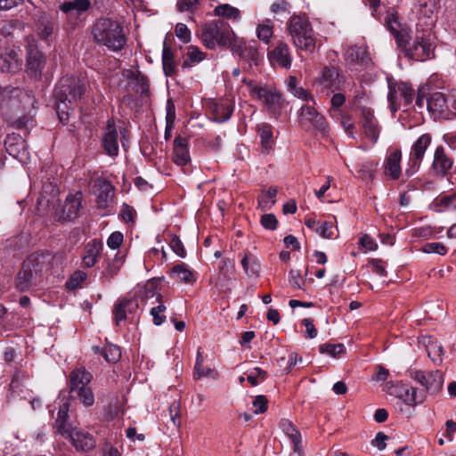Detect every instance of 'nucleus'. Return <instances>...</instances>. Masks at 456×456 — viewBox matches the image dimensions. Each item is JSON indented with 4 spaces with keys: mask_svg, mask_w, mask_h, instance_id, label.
<instances>
[{
    "mask_svg": "<svg viewBox=\"0 0 456 456\" xmlns=\"http://www.w3.org/2000/svg\"><path fill=\"white\" fill-rule=\"evenodd\" d=\"M252 404L255 407L254 413L261 414L267 411L268 399L265 395H256L253 400Z\"/></svg>",
    "mask_w": 456,
    "mask_h": 456,
    "instance_id": "61",
    "label": "nucleus"
},
{
    "mask_svg": "<svg viewBox=\"0 0 456 456\" xmlns=\"http://www.w3.org/2000/svg\"><path fill=\"white\" fill-rule=\"evenodd\" d=\"M266 376V371L260 368H255L248 376L247 379L252 386H256L258 384V379L265 380Z\"/></svg>",
    "mask_w": 456,
    "mask_h": 456,
    "instance_id": "64",
    "label": "nucleus"
},
{
    "mask_svg": "<svg viewBox=\"0 0 456 456\" xmlns=\"http://www.w3.org/2000/svg\"><path fill=\"white\" fill-rule=\"evenodd\" d=\"M69 404L62 403L58 411L57 419L55 421V428L59 433L64 435L69 429L73 427L68 422Z\"/></svg>",
    "mask_w": 456,
    "mask_h": 456,
    "instance_id": "41",
    "label": "nucleus"
},
{
    "mask_svg": "<svg viewBox=\"0 0 456 456\" xmlns=\"http://www.w3.org/2000/svg\"><path fill=\"white\" fill-rule=\"evenodd\" d=\"M321 354H327L332 357L340 355L345 351L343 344H322L319 346Z\"/></svg>",
    "mask_w": 456,
    "mask_h": 456,
    "instance_id": "52",
    "label": "nucleus"
},
{
    "mask_svg": "<svg viewBox=\"0 0 456 456\" xmlns=\"http://www.w3.org/2000/svg\"><path fill=\"white\" fill-rule=\"evenodd\" d=\"M96 207L98 209H107L110 207L114 198V187L105 179L96 181Z\"/></svg>",
    "mask_w": 456,
    "mask_h": 456,
    "instance_id": "17",
    "label": "nucleus"
},
{
    "mask_svg": "<svg viewBox=\"0 0 456 456\" xmlns=\"http://www.w3.org/2000/svg\"><path fill=\"white\" fill-rule=\"evenodd\" d=\"M169 418L175 428L181 426V405L177 401H174L168 407Z\"/></svg>",
    "mask_w": 456,
    "mask_h": 456,
    "instance_id": "53",
    "label": "nucleus"
},
{
    "mask_svg": "<svg viewBox=\"0 0 456 456\" xmlns=\"http://www.w3.org/2000/svg\"><path fill=\"white\" fill-rule=\"evenodd\" d=\"M409 376L419 383L431 394H436L443 388L444 377L441 371H423L420 370H410Z\"/></svg>",
    "mask_w": 456,
    "mask_h": 456,
    "instance_id": "9",
    "label": "nucleus"
},
{
    "mask_svg": "<svg viewBox=\"0 0 456 456\" xmlns=\"http://www.w3.org/2000/svg\"><path fill=\"white\" fill-rule=\"evenodd\" d=\"M257 37L265 44H269L273 35V28L271 25L260 24L256 28Z\"/></svg>",
    "mask_w": 456,
    "mask_h": 456,
    "instance_id": "56",
    "label": "nucleus"
},
{
    "mask_svg": "<svg viewBox=\"0 0 456 456\" xmlns=\"http://www.w3.org/2000/svg\"><path fill=\"white\" fill-rule=\"evenodd\" d=\"M123 263L124 256H119L118 253H117L112 260L108 261V265L103 272V275L109 278L114 277L121 268Z\"/></svg>",
    "mask_w": 456,
    "mask_h": 456,
    "instance_id": "49",
    "label": "nucleus"
},
{
    "mask_svg": "<svg viewBox=\"0 0 456 456\" xmlns=\"http://www.w3.org/2000/svg\"><path fill=\"white\" fill-rule=\"evenodd\" d=\"M214 12L216 15L225 17L230 20H237L240 17V12L238 8L228 4L217 5Z\"/></svg>",
    "mask_w": 456,
    "mask_h": 456,
    "instance_id": "46",
    "label": "nucleus"
},
{
    "mask_svg": "<svg viewBox=\"0 0 456 456\" xmlns=\"http://www.w3.org/2000/svg\"><path fill=\"white\" fill-rule=\"evenodd\" d=\"M102 247V242L97 240H93L86 245V254L83 256V265L85 267L90 268L97 263Z\"/></svg>",
    "mask_w": 456,
    "mask_h": 456,
    "instance_id": "33",
    "label": "nucleus"
},
{
    "mask_svg": "<svg viewBox=\"0 0 456 456\" xmlns=\"http://www.w3.org/2000/svg\"><path fill=\"white\" fill-rule=\"evenodd\" d=\"M204 358L202 355L201 348L200 347L197 351L196 362L194 366V378L200 379L203 377H209L213 379H217L219 374L217 370L211 368H206L203 366Z\"/></svg>",
    "mask_w": 456,
    "mask_h": 456,
    "instance_id": "35",
    "label": "nucleus"
},
{
    "mask_svg": "<svg viewBox=\"0 0 456 456\" xmlns=\"http://www.w3.org/2000/svg\"><path fill=\"white\" fill-rule=\"evenodd\" d=\"M21 61L17 53L11 50L5 53H0V69L5 72H16L20 69Z\"/></svg>",
    "mask_w": 456,
    "mask_h": 456,
    "instance_id": "32",
    "label": "nucleus"
},
{
    "mask_svg": "<svg viewBox=\"0 0 456 456\" xmlns=\"http://www.w3.org/2000/svg\"><path fill=\"white\" fill-rule=\"evenodd\" d=\"M250 94L263 102L268 109H275L280 105L281 95L279 92L265 86H253Z\"/></svg>",
    "mask_w": 456,
    "mask_h": 456,
    "instance_id": "23",
    "label": "nucleus"
},
{
    "mask_svg": "<svg viewBox=\"0 0 456 456\" xmlns=\"http://www.w3.org/2000/svg\"><path fill=\"white\" fill-rule=\"evenodd\" d=\"M277 189L275 187H270L265 193L259 198V206L263 209L270 208L276 202Z\"/></svg>",
    "mask_w": 456,
    "mask_h": 456,
    "instance_id": "51",
    "label": "nucleus"
},
{
    "mask_svg": "<svg viewBox=\"0 0 456 456\" xmlns=\"http://www.w3.org/2000/svg\"><path fill=\"white\" fill-rule=\"evenodd\" d=\"M436 206L440 210L456 208V194L445 195L436 200Z\"/></svg>",
    "mask_w": 456,
    "mask_h": 456,
    "instance_id": "55",
    "label": "nucleus"
},
{
    "mask_svg": "<svg viewBox=\"0 0 456 456\" xmlns=\"http://www.w3.org/2000/svg\"><path fill=\"white\" fill-rule=\"evenodd\" d=\"M205 57L206 54L203 52H201L197 46L190 45L187 48V52L183 56L182 69H190L205 59Z\"/></svg>",
    "mask_w": 456,
    "mask_h": 456,
    "instance_id": "37",
    "label": "nucleus"
},
{
    "mask_svg": "<svg viewBox=\"0 0 456 456\" xmlns=\"http://www.w3.org/2000/svg\"><path fill=\"white\" fill-rule=\"evenodd\" d=\"M53 260V256L48 251H37L23 261L16 277V288L20 291H27L43 281V275L47 272Z\"/></svg>",
    "mask_w": 456,
    "mask_h": 456,
    "instance_id": "2",
    "label": "nucleus"
},
{
    "mask_svg": "<svg viewBox=\"0 0 456 456\" xmlns=\"http://www.w3.org/2000/svg\"><path fill=\"white\" fill-rule=\"evenodd\" d=\"M95 353H101L108 362H117L121 358V350L119 346L113 344H107L102 349L99 346H94Z\"/></svg>",
    "mask_w": 456,
    "mask_h": 456,
    "instance_id": "42",
    "label": "nucleus"
},
{
    "mask_svg": "<svg viewBox=\"0 0 456 456\" xmlns=\"http://www.w3.org/2000/svg\"><path fill=\"white\" fill-rule=\"evenodd\" d=\"M387 29L394 36L397 45L409 59L423 61L431 57L434 47L431 43L430 30L417 31L411 42V29L403 26L395 14H388L386 18Z\"/></svg>",
    "mask_w": 456,
    "mask_h": 456,
    "instance_id": "1",
    "label": "nucleus"
},
{
    "mask_svg": "<svg viewBox=\"0 0 456 456\" xmlns=\"http://www.w3.org/2000/svg\"><path fill=\"white\" fill-rule=\"evenodd\" d=\"M138 308V302L134 298H120L117 301L113 308V315L116 324L125 320L128 314L134 313Z\"/></svg>",
    "mask_w": 456,
    "mask_h": 456,
    "instance_id": "24",
    "label": "nucleus"
},
{
    "mask_svg": "<svg viewBox=\"0 0 456 456\" xmlns=\"http://www.w3.org/2000/svg\"><path fill=\"white\" fill-rule=\"evenodd\" d=\"M435 4L431 0H419L414 5V12L419 20L429 19L432 20Z\"/></svg>",
    "mask_w": 456,
    "mask_h": 456,
    "instance_id": "43",
    "label": "nucleus"
},
{
    "mask_svg": "<svg viewBox=\"0 0 456 456\" xmlns=\"http://www.w3.org/2000/svg\"><path fill=\"white\" fill-rule=\"evenodd\" d=\"M322 89L329 93L343 90L345 80L338 68L335 66L324 67L318 80Z\"/></svg>",
    "mask_w": 456,
    "mask_h": 456,
    "instance_id": "10",
    "label": "nucleus"
},
{
    "mask_svg": "<svg viewBox=\"0 0 456 456\" xmlns=\"http://www.w3.org/2000/svg\"><path fill=\"white\" fill-rule=\"evenodd\" d=\"M94 41L112 52L121 51L126 45V36L120 22L111 18H100L92 28Z\"/></svg>",
    "mask_w": 456,
    "mask_h": 456,
    "instance_id": "3",
    "label": "nucleus"
},
{
    "mask_svg": "<svg viewBox=\"0 0 456 456\" xmlns=\"http://www.w3.org/2000/svg\"><path fill=\"white\" fill-rule=\"evenodd\" d=\"M284 430H285L286 434L289 436V437L290 438L293 444H297V443L302 442L300 432L291 423H288L286 425Z\"/></svg>",
    "mask_w": 456,
    "mask_h": 456,
    "instance_id": "63",
    "label": "nucleus"
},
{
    "mask_svg": "<svg viewBox=\"0 0 456 456\" xmlns=\"http://www.w3.org/2000/svg\"><path fill=\"white\" fill-rule=\"evenodd\" d=\"M427 107L435 115L443 116L448 110V99L441 92L433 93L427 100Z\"/></svg>",
    "mask_w": 456,
    "mask_h": 456,
    "instance_id": "27",
    "label": "nucleus"
},
{
    "mask_svg": "<svg viewBox=\"0 0 456 456\" xmlns=\"http://www.w3.org/2000/svg\"><path fill=\"white\" fill-rule=\"evenodd\" d=\"M162 68L167 77H175L178 73L177 63L175 61V53L173 49L167 45L166 40L163 43Z\"/></svg>",
    "mask_w": 456,
    "mask_h": 456,
    "instance_id": "29",
    "label": "nucleus"
},
{
    "mask_svg": "<svg viewBox=\"0 0 456 456\" xmlns=\"http://www.w3.org/2000/svg\"><path fill=\"white\" fill-rule=\"evenodd\" d=\"M10 395H8V401L20 397L24 400L31 398V390L27 388L23 383L19 379L18 374H15L10 383Z\"/></svg>",
    "mask_w": 456,
    "mask_h": 456,
    "instance_id": "34",
    "label": "nucleus"
},
{
    "mask_svg": "<svg viewBox=\"0 0 456 456\" xmlns=\"http://www.w3.org/2000/svg\"><path fill=\"white\" fill-rule=\"evenodd\" d=\"M46 58L38 49L29 46L27 58V73L29 77L39 78L45 65Z\"/></svg>",
    "mask_w": 456,
    "mask_h": 456,
    "instance_id": "19",
    "label": "nucleus"
},
{
    "mask_svg": "<svg viewBox=\"0 0 456 456\" xmlns=\"http://www.w3.org/2000/svg\"><path fill=\"white\" fill-rule=\"evenodd\" d=\"M233 37L234 32L224 20H213L201 27V40L208 49H214L216 45L228 47Z\"/></svg>",
    "mask_w": 456,
    "mask_h": 456,
    "instance_id": "6",
    "label": "nucleus"
},
{
    "mask_svg": "<svg viewBox=\"0 0 456 456\" xmlns=\"http://www.w3.org/2000/svg\"><path fill=\"white\" fill-rule=\"evenodd\" d=\"M72 397L77 398L79 402L86 407H91L94 403V395L91 388L88 387L85 389H80L77 392L70 394Z\"/></svg>",
    "mask_w": 456,
    "mask_h": 456,
    "instance_id": "47",
    "label": "nucleus"
},
{
    "mask_svg": "<svg viewBox=\"0 0 456 456\" xmlns=\"http://www.w3.org/2000/svg\"><path fill=\"white\" fill-rule=\"evenodd\" d=\"M86 273L77 270L70 275L69 279L66 281L65 287L69 290L76 289L81 287L82 283L86 280Z\"/></svg>",
    "mask_w": 456,
    "mask_h": 456,
    "instance_id": "50",
    "label": "nucleus"
},
{
    "mask_svg": "<svg viewBox=\"0 0 456 456\" xmlns=\"http://www.w3.org/2000/svg\"><path fill=\"white\" fill-rule=\"evenodd\" d=\"M54 22L45 13H41L37 21V30L42 39H47L53 32Z\"/></svg>",
    "mask_w": 456,
    "mask_h": 456,
    "instance_id": "39",
    "label": "nucleus"
},
{
    "mask_svg": "<svg viewBox=\"0 0 456 456\" xmlns=\"http://www.w3.org/2000/svg\"><path fill=\"white\" fill-rule=\"evenodd\" d=\"M240 58L249 62V66L259 64V54L256 48L253 45L244 47L243 53Z\"/></svg>",
    "mask_w": 456,
    "mask_h": 456,
    "instance_id": "54",
    "label": "nucleus"
},
{
    "mask_svg": "<svg viewBox=\"0 0 456 456\" xmlns=\"http://www.w3.org/2000/svg\"><path fill=\"white\" fill-rule=\"evenodd\" d=\"M85 92L84 85L73 77H62L55 88L56 110L61 123L68 120L69 111L81 99Z\"/></svg>",
    "mask_w": 456,
    "mask_h": 456,
    "instance_id": "5",
    "label": "nucleus"
},
{
    "mask_svg": "<svg viewBox=\"0 0 456 456\" xmlns=\"http://www.w3.org/2000/svg\"><path fill=\"white\" fill-rule=\"evenodd\" d=\"M134 79L136 82V92L141 94H147L149 91V80L148 78L142 75L141 72H138L134 76Z\"/></svg>",
    "mask_w": 456,
    "mask_h": 456,
    "instance_id": "59",
    "label": "nucleus"
},
{
    "mask_svg": "<svg viewBox=\"0 0 456 456\" xmlns=\"http://www.w3.org/2000/svg\"><path fill=\"white\" fill-rule=\"evenodd\" d=\"M102 147L110 156L118 154V134L113 121L109 120L102 138Z\"/></svg>",
    "mask_w": 456,
    "mask_h": 456,
    "instance_id": "22",
    "label": "nucleus"
},
{
    "mask_svg": "<svg viewBox=\"0 0 456 456\" xmlns=\"http://www.w3.org/2000/svg\"><path fill=\"white\" fill-rule=\"evenodd\" d=\"M175 36L183 43H189L191 41V31L187 26L183 23H177L175 28Z\"/></svg>",
    "mask_w": 456,
    "mask_h": 456,
    "instance_id": "62",
    "label": "nucleus"
},
{
    "mask_svg": "<svg viewBox=\"0 0 456 456\" xmlns=\"http://www.w3.org/2000/svg\"><path fill=\"white\" fill-rule=\"evenodd\" d=\"M423 344L427 347V354L428 357L435 362H442V353L443 346L437 343V341L433 340L430 337L422 338Z\"/></svg>",
    "mask_w": 456,
    "mask_h": 456,
    "instance_id": "40",
    "label": "nucleus"
},
{
    "mask_svg": "<svg viewBox=\"0 0 456 456\" xmlns=\"http://www.w3.org/2000/svg\"><path fill=\"white\" fill-rule=\"evenodd\" d=\"M423 252L430 254L436 253L444 256L447 253V248L442 242H429L423 246Z\"/></svg>",
    "mask_w": 456,
    "mask_h": 456,
    "instance_id": "58",
    "label": "nucleus"
},
{
    "mask_svg": "<svg viewBox=\"0 0 456 456\" xmlns=\"http://www.w3.org/2000/svg\"><path fill=\"white\" fill-rule=\"evenodd\" d=\"M432 141V134L424 133L413 142L409 153L408 167L405 170L407 176H411L419 170Z\"/></svg>",
    "mask_w": 456,
    "mask_h": 456,
    "instance_id": "7",
    "label": "nucleus"
},
{
    "mask_svg": "<svg viewBox=\"0 0 456 456\" xmlns=\"http://www.w3.org/2000/svg\"><path fill=\"white\" fill-rule=\"evenodd\" d=\"M63 436L69 438L77 450L87 452L94 448L95 440L94 436L86 431L77 428L69 429Z\"/></svg>",
    "mask_w": 456,
    "mask_h": 456,
    "instance_id": "16",
    "label": "nucleus"
},
{
    "mask_svg": "<svg viewBox=\"0 0 456 456\" xmlns=\"http://www.w3.org/2000/svg\"><path fill=\"white\" fill-rule=\"evenodd\" d=\"M190 160L188 139L177 135L174 140V162L179 166H185Z\"/></svg>",
    "mask_w": 456,
    "mask_h": 456,
    "instance_id": "25",
    "label": "nucleus"
},
{
    "mask_svg": "<svg viewBox=\"0 0 456 456\" xmlns=\"http://www.w3.org/2000/svg\"><path fill=\"white\" fill-rule=\"evenodd\" d=\"M301 280V273L298 270H290L289 273V282L291 287L305 290V280Z\"/></svg>",
    "mask_w": 456,
    "mask_h": 456,
    "instance_id": "60",
    "label": "nucleus"
},
{
    "mask_svg": "<svg viewBox=\"0 0 456 456\" xmlns=\"http://www.w3.org/2000/svg\"><path fill=\"white\" fill-rule=\"evenodd\" d=\"M299 120L304 126H313L323 134L328 133V123L325 118L319 114L313 106L304 105L301 107Z\"/></svg>",
    "mask_w": 456,
    "mask_h": 456,
    "instance_id": "14",
    "label": "nucleus"
},
{
    "mask_svg": "<svg viewBox=\"0 0 456 456\" xmlns=\"http://www.w3.org/2000/svg\"><path fill=\"white\" fill-rule=\"evenodd\" d=\"M82 201L83 194L81 191L69 194L61 208L60 219L64 221L75 220L78 216L79 210L82 207Z\"/></svg>",
    "mask_w": 456,
    "mask_h": 456,
    "instance_id": "18",
    "label": "nucleus"
},
{
    "mask_svg": "<svg viewBox=\"0 0 456 456\" xmlns=\"http://www.w3.org/2000/svg\"><path fill=\"white\" fill-rule=\"evenodd\" d=\"M401 159L402 152L400 150L391 152L386 159L385 174L394 180H397L401 175Z\"/></svg>",
    "mask_w": 456,
    "mask_h": 456,
    "instance_id": "30",
    "label": "nucleus"
},
{
    "mask_svg": "<svg viewBox=\"0 0 456 456\" xmlns=\"http://www.w3.org/2000/svg\"><path fill=\"white\" fill-rule=\"evenodd\" d=\"M157 301L159 302V305L151 308V314L152 316L153 323L159 326L166 320V316L163 314L166 311V305L162 302V296L160 294L157 296Z\"/></svg>",
    "mask_w": 456,
    "mask_h": 456,
    "instance_id": "48",
    "label": "nucleus"
},
{
    "mask_svg": "<svg viewBox=\"0 0 456 456\" xmlns=\"http://www.w3.org/2000/svg\"><path fill=\"white\" fill-rule=\"evenodd\" d=\"M305 225L324 239H331L333 236L334 227L331 222H317L315 219L309 218L305 221Z\"/></svg>",
    "mask_w": 456,
    "mask_h": 456,
    "instance_id": "36",
    "label": "nucleus"
},
{
    "mask_svg": "<svg viewBox=\"0 0 456 456\" xmlns=\"http://www.w3.org/2000/svg\"><path fill=\"white\" fill-rule=\"evenodd\" d=\"M388 89L389 93L387 95V100L390 104V110L393 113H395L400 108L401 99L403 100L405 106H408L412 102L414 90L408 83L388 80Z\"/></svg>",
    "mask_w": 456,
    "mask_h": 456,
    "instance_id": "8",
    "label": "nucleus"
},
{
    "mask_svg": "<svg viewBox=\"0 0 456 456\" xmlns=\"http://www.w3.org/2000/svg\"><path fill=\"white\" fill-rule=\"evenodd\" d=\"M286 31L297 51L314 53L317 37L306 14H293L286 23Z\"/></svg>",
    "mask_w": 456,
    "mask_h": 456,
    "instance_id": "4",
    "label": "nucleus"
},
{
    "mask_svg": "<svg viewBox=\"0 0 456 456\" xmlns=\"http://www.w3.org/2000/svg\"><path fill=\"white\" fill-rule=\"evenodd\" d=\"M345 59L354 64L368 65L370 59L364 47L349 45L344 50Z\"/></svg>",
    "mask_w": 456,
    "mask_h": 456,
    "instance_id": "28",
    "label": "nucleus"
},
{
    "mask_svg": "<svg viewBox=\"0 0 456 456\" xmlns=\"http://www.w3.org/2000/svg\"><path fill=\"white\" fill-rule=\"evenodd\" d=\"M91 5L89 0H72L65 2L61 5V10L67 14L70 20L77 19L83 12H86Z\"/></svg>",
    "mask_w": 456,
    "mask_h": 456,
    "instance_id": "26",
    "label": "nucleus"
},
{
    "mask_svg": "<svg viewBox=\"0 0 456 456\" xmlns=\"http://www.w3.org/2000/svg\"><path fill=\"white\" fill-rule=\"evenodd\" d=\"M170 276L184 283L192 284L196 281L195 274L185 264L175 265L171 270Z\"/></svg>",
    "mask_w": 456,
    "mask_h": 456,
    "instance_id": "38",
    "label": "nucleus"
},
{
    "mask_svg": "<svg viewBox=\"0 0 456 456\" xmlns=\"http://www.w3.org/2000/svg\"><path fill=\"white\" fill-rule=\"evenodd\" d=\"M453 166L452 159L445 152L444 146H437L434 152L432 168L437 175L444 176Z\"/></svg>",
    "mask_w": 456,
    "mask_h": 456,
    "instance_id": "21",
    "label": "nucleus"
},
{
    "mask_svg": "<svg viewBox=\"0 0 456 456\" xmlns=\"http://www.w3.org/2000/svg\"><path fill=\"white\" fill-rule=\"evenodd\" d=\"M93 375L85 367L75 368L69 376V393L90 387Z\"/></svg>",
    "mask_w": 456,
    "mask_h": 456,
    "instance_id": "20",
    "label": "nucleus"
},
{
    "mask_svg": "<svg viewBox=\"0 0 456 456\" xmlns=\"http://www.w3.org/2000/svg\"><path fill=\"white\" fill-rule=\"evenodd\" d=\"M4 148L10 156L20 162L25 163L29 159L27 142L20 134H8L4 140Z\"/></svg>",
    "mask_w": 456,
    "mask_h": 456,
    "instance_id": "12",
    "label": "nucleus"
},
{
    "mask_svg": "<svg viewBox=\"0 0 456 456\" xmlns=\"http://www.w3.org/2000/svg\"><path fill=\"white\" fill-rule=\"evenodd\" d=\"M241 266L247 276H258L261 270V265L257 257L248 250L243 253L241 261Z\"/></svg>",
    "mask_w": 456,
    "mask_h": 456,
    "instance_id": "31",
    "label": "nucleus"
},
{
    "mask_svg": "<svg viewBox=\"0 0 456 456\" xmlns=\"http://www.w3.org/2000/svg\"><path fill=\"white\" fill-rule=\"evenodd\" d=\"M233 107L227 102H221L213 106V115L217 122H224L230 118Z\"/></svg>",
    "mask_w": 456,
    "mask_h": 456,
    "instance_id": "44",
    "label": "nucleus"
},
{
    "mask_svg": "<svg viewBox=\"0 0 456 456\" xmlns=\"http://www.w3.org/2000/svg\"><path fill=\"white\" fill-rule=\"evenodd\" d=\"M258 135L261 140L263 148L268 151L273 145V132L271 126L268 124H261L257 126Z\"/></svg>",
    "mask_w": 456,
    "mask_h": 456,
    "instance_id": "45",
    "label": "nucleus"
},
{
    "mask_svg": "<svg viewBox=\"0 0 456 456\" xmlns=\"http://www.w3.org/2000/svg\"><path fill=\"white\" fill-rule=\"evenodd\" d=\"M19 102L24 105L32 106L33 98L25 91L20 88H4L0 92V107L16 108Z\"/></svg>",
    "mask_w": 456,
    "mask_h": 456,
    "instance_id": "11",
    "label": "nucleus"
},
{
    "mask_svg": "<svg viewBox=\"0 0 456 456\" xmlns=\"http://www.w3.org/2000/svg\"><path fill=\"white\" fill-rule=\"evenodd\" d=\"M267 58L273 67L289 69L292 64V54L289 46L282 40L278 41L274 47L268 51Z\"/></svg>",
    "mask_w": 456,
    "mask_h": 456,
    "instance_id": "13",
    "label": "nucleus"
},
{
    "mask_svg": "<svg viewBox=\"0 0 456 456\" xmlns=\"http://www.w3.org/2000/svg\"><path fill=\"white\" fill-rule=\"evenodd\" d=\"M424 399V395L419 394L416 387H411L406 391L405 401L409 405L415 406L418 403H421Z\"/></svg>",
    "mask_w": 456,
    "mask_h": 456,
    "instance_id": "57",
    "label": "nucleus"
},
{
    "mask_svg": "<svg viewBox=\"0 0 456 456\" xmlns=\"http://www.w3.org/2000/svg\"><path fill=\"white\" fill-rule=\"evenodd\" d=\"M360 124L364 134L376 143L379 140L380 126L371 109L366 107L361 109Z\"/></svg>",
    "mask_w": 456,
    "mask_h": 456,
    "instance_id": "15",
    "label": "nucleus"
}]
</instances>
